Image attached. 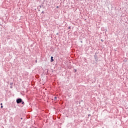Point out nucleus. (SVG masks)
Masks as SVG:
<instances>
[{
    "label": "nucleus",
    "mask_w": 128,
    "mask_h": 128,
    "mask_svg": "<svg viewBox=\"0 0 128 128\" xmlns=\"http://www.w3.org/2000/svg\"><path fill=\"white\" fill-rule=\"evenodd\" d=\"M22 102V100L21 98H18L16 100L17 104H20Z\"/></svg>",
    "instance_id": "f257e3e1"
},
{
    "label": "nucleus",
    "mask_w": 128,
    "mask_h": 128,
    "mask_svg": "<svg viewBox=\"0 0 128 128\" xmlns=\"http://www.w3.org/2000/svg\"><path fill=\"white\" fill-rule=\"evenodd\" d=\"M54 62V57L51 56V62Z\"/></svg>",
    "instance_id": "f03ea898"
},
{
    "label": "nucleus",
    "mask_w": 128,
    "mask_h": 128,
    "mask_svg": "<svg viewBox=\"0 0 128 128\" xmlns=\"http://www.w3.org/2000/svg\"><path fill=\"white\" fill-rule=\"evenodd\" d=\"M4 108V106H1V108Z\"/></svg>",
    "instance_id": "7ed1b4c3"
},
{
    "label": "nucleus",
    "mask_w": 128,
    "mask_h": 128,
    "mask_svg": "<svg viewBox=\"0 0 128 128\" xmlns=\"http://www.w3.org/2000/svg\"><path fill=\"white\" fill-rule=\"evenodd\" d=\"M0 106H2V103H1V104H0Z\"/></svg>",
    "instance_id": "20e7f679"
},
{
    "label": "nucleus",
    "mask_w": 128,
    "mask_h": 128,
    "mask_svg": "<svg viewBox=\"0 0 128 128\" xmlns=\"http://www.w3.org/2000/svg\"><path fill=\"white\" fill-rule=\"evenodd\" d=\"M56 8H58V6H56Z\"/></svg>",
    "instance_id": "39448f33"
},
{
    "label": "nucleus",
    "mask_w": 128,
    "mask_h": 128,
    "mask_svg": "<svg viewBox=\"0 0 128 128\" xmlns=\"http://www.w3.org/2000/svg\"><path fill=\"white\" fill-rule=\"evenodd\" d=\"M102 40V42H104V40Z\"/></svg>",
    "instance_id": "423d86ee"
},
{
    "label": "nucleus",
    "mask_w": 128,
    "mask_h": 128,
    "mask_svg": "<svg viewBox=\"0 0 128 128\" xmlns=\"http://www.w3.org/2000/svg\"><path fill=\"white\" fill-rule=\"evenodd\" d=\"M22 104H24V102H22Z\"/></svg>",
    "instance_id": "0eeeda50"
},
{
    "label": "nucleus",
    "mask_w": 128,
    "mask_h": 128,
    "mask_svg": "<svg viewBox=\"0 0 128 128\" xmlns=\"http://www.w3.org/2000/svg\"><path fill=\"white\" fill-rule=\"evenodd\" d=\"M21 120H22V118H21Z\"/></svg>",
    "instance_id": "6e6552de"
}]
</instances>
